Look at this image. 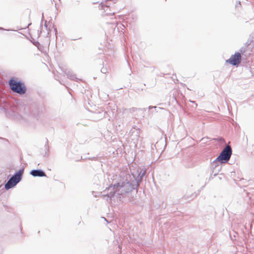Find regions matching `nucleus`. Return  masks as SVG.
Here are the masks:
<instances>
[{
  "instance_id": "29",
  "label": "nucleus",
  "mask_w": 254,
  "mask_h": 254,
  "mask_svg": "<svg viewBox=\"0 0 254 254\" xmlns=\"http://www.w3.org/2000/svg\"><path fill=\"white\" fill-rule=\"evenodd\" d=\"M97 2H98V1L97 2H94L93 3H97Z\"/></svg>"
},
{
  "instance_id": "15",
  "label": "nucleus",
  "mask_w": 254,
  "mask_h": 254,
  "mask_svg": "<svg viewBox=\"0 0 254 254\" xmlns=\"http://www.w3.org/2000/svg\"><path fill=\"white\" fill-rule=\"evenodd\" d=\"M149 110H151L152 109H154L156 111V112H158V110H165L164 108H161V107H157L156 106H149L148 107Z\"/></svg>"
},
{
  "instance_id": "20",
  "label": "nucleus",
  "mask_w": 254,
  "mask_h": 254,
  "mask_svg": "<svg viewBox=\"0 0 254 254\" xmlns=\"http://www.w3.org/2000/svg\"><path fill=\"white\" fill-rule=\"evenodd\" d=\"M249 192H247L246 193V195H247V198L249 200H250L251 198V197L250 196H249ZM248 203H249V201H248Z\"/></svg>"
},
{
  "instance_id": "7",
  "label": "nucleus",
  "mask_w": 254,
  "mask_h": 254,
  "mask_svg": "<svg viewBox=\"0 0 254 254\" xmlns=\"http://www.w3.org/2000/svg\"><path fill=\"white\" fill-rule=\"evenodd\" d=\"M19 182V179H18L15 176L13 175L5 183L4 188L5 190H8L15 186Z\"/></svg>"
},
{
  "instance_id": "13",
  "label": "nucleus",
  "mask_w": 254,
  "mask_h": 254,
  "mask_svg": "<svg viewBox=\"0 0 254 254\" xmlns=\"http://www.w3.org/2000/svg\"><path fill=\"white\" fill-rule=\"evenodd\" d=\"M146 108H137L135 107H132L130 109H129L128 110L130 112H134L135 111H146Z\"/></svg>"
},
{
  "instance_id": "10",
  "label": "nucleus",
  "mask_w": 254,
  "mask_h": 254,
  "mask_svg": "<svg viewBox=\"0 0 254 254\" xmlns=\"http://www.w3.org/2000/svg\"><path fill=\"white\" fill-rule=\"evenodd\" d=\"M64 74L67 76V77L70 80L78 82L79 79L77 77V75L74 73L71 70H65L64 71Z\"/></svg>"
},
{
  "instance_id": "4",
  "label": "nucleus",
  "mask_w": 254,
  "mask_h": 254,
  "mask_svg": "<svg viewBox=\"0 0 254 254\" xmlns=\"http://www.w3.org/2000/svg\"><path fill=\"white\" fill-rule=\"evenodd\" d=\"M232 153L230 146L227 145L221 152L217 157V161H220L221 163H227L231 156Z\"/></svg>"
},
{
  "instance_id": "24",
  "label": "nucleus",
  "mask_w": 254,
  "mask_h": 254,
  "mask_svg": "<svg viewBox=\"0 0 254 254\" xmlns=\"http://www.w3.org/2000/svg\"><path fill=\"white\" fill-rule=\"evenodd\" d=\"M0 30H6V29H5L1 27H0Z\"/></svg>"
},
{
  "instance_id": "5",
  "label": "nucleus",
  "mask_w": 254,
  "mask_h": 254,
  "mask_svg": "<svg viewBox=\"0 0 254 254\" xmlns=\"http://www.w3.org/2000/svg\"><path fill=\"white\" fill-rule=\"evenodd\" d=\"M242 57L241 54L239 52H236L234 55H233L231 57L226 61L227 63L229 64L238 66L241 62Z\"/></svg>"
},
{
  "instance_id": "28",
  "label": "nucleus",
  "mask_w": 254,
  "mask_h": 254,
  "mask_svg": "<svg viewBox=\"0 0 254 254\" xmlns=\"http://www.w3.org/2000/svg\"><path fill=\"white\" fill-rule=\"evenodd\" d=\"M243 180H244V178H242L240 179V181H243Z\"/></svg>"
},
{
  "instance_id": "21",
  "label": "nucleus",
  "mask_w": 254,
  "mask_h": 254,
  "mask_svg": "<svg viewBox=\"0 0 254 254\" xmlns=\"http://www.w3.org/2000/svg\"><path fill=\"white\" fill-rule=\"evenodd\" d=\"M134 200L133 197H129L128 200L130 202Z\"/></svg>"
},
{
  "instance_id": "11",
  "label": "nucleus",
  "mask_w": 254,
  "mask_h": 254,
  "mask_svg": "<svg viewBox=\"0 0 254 254\" xmlns=\"http://www.w3.org/2000/svg\"><path fill=\"white\" fill-rule=\"evenodd\" d=\"M24 173V168H22L20 169L18 171L16 172L14 174V176H15L18 179H19V181H20L22 178V175Z\"/></svg>"
},
{
  "instance_id": "3",
  "label": "nucleus",
  "mask_w": 254,
  "mask_h": 254,
  "mask_svg": "<svg viewBox=\"0 0 254 254\" xmlns=\"http://www.w3.org/2000/svg\"><path fill=\"white\" fill-rule=\"evenodd\" d=\"M69 38L71 41H75L79 39V24L78 17L71 18L69 26Z\"/></svg>"
},
{
  "instance_id": "17",
  "label": "nucleus",
  "mask_w": 254,
  "mask_h": 254,
  "mask_svg": "<svg viewBox=\"0 0 254 254\" xmlns=\"http://www.w3.org/2000/svg\"><path fill=\"white\" fill-rule=\"evenodd\" d=\"M100 71L102 73H107L108 72L107 67L104 66L101 68Z\"/></svg>"
},
{
  "instance_id": "1",
  "label": "nucleus",
  "mask_w": 254,
  "mask_h": 254,
  "mask_svg": "<svg viewBox=\"0 0 254 254\" xmlns=\"http://www.w3.org/2000/svg\"><path fill=\"white\" fill-rule=\"evenodd\" d=\"M145 173L146 170L140 168H138L131 172V174L127 172H122L117 182L106 188L108 190L112 188L113 190L104 195V196L107 197V200L115 199L116 197L121 201L125 198L127 195L131 194L134 190L136 193Z\"/></svg>"
},
{
  "instance_id": "12",
  "label": "nucleus",
  "mask_w": 254,
  "mask_h": 254,
  "mask_svg": "<svg viewBox=\"0 0 254 254\" xmlns=\"http://www.w3.org/2000/svg\"><path fill=\"white\" fill-rule=\"evenodd\" d=\"M254 39V36H253L252 34H251L249 36V37L247 40V41L245 43V45H246V47H248L250 44L253 42Z\"/></svg>"
},
{
  "instance_id": "26",
  "label": "nucleus",
  "mask_w": 254,
  "mask_h": 254,
  "mask_svg": "<svg viewBox=\"0 0 254 254\" xmlns=\"http://www.w3.org/2000/svg\"><path fill=\"white\" fill-rule=\"evenodd\" d=\"M238 4L241 5V2L239 1L238 3Z\"/></svg>"
},
{
  "instance_id": "23",
  "label": "nucleus",
  "mask_w": 254,
  "mask_h": 254,
  "mask_svg": "<svg viewBox=\"0 0 254 254\" xmlns=\"http://www.w3.org/2000/svg\"><path fill=\"white\" fill-rule=\"evenodd\" d=\"M54 31H55V34L56 35V34H57V28H55L54 29Z\"/></svg>"
},
{
  "instance_id": "19",
  "label": "nucleus",
  "mask_w": 254,
  "mask_h": 254,
  "mask_svg": "<svg viewBox=\"0 0 254 254\" xmlns=\"http://www.w3.org/2000/svg\"><path fill=\"white\" fill-rule=\"evenodd\" d=\"M31 42L36 46L39 49V46L40 45V43L38 41H35L34 40H31Z\"/></svg>"
},
{
  "instance_id": "18",
  "label": "nucleus",
  "mask_w": 254,
  "mask_h": 254,
  "mask_svg": "<svg viewBox=\"0 0 254 254\" xmlns=\"http://www.w3.org/2000/svg\"><path fill=\"white\" fill-rule=\"evenodd\" d=\"M44 26L46 28V30L48 31V32H47L48 35L47 36H48L50 34V29H48V23H47V20L45 21Z\"/></svg>"
},
{
  "instance_id": "8",
  "label": "nucleus",
  "mask_w": 254,
  "mask_h": 254,
  "mask_svg": "<svg viewBox=\"0 0 254 254\" xmlns=\"http://www.w3.org/2000/svg\"><path fill=\"white\" fill-rule=\"evenodd\" d=\"M30 174L34 177H47L45 172L41 169L32 170L30 172Z\"/></svg>"
},
{
  "instance_id": "9",
  "label": "nucleus",
  "mask_w": 254,
  "mask_h": 254,
  "mask_svg": "<svg viewBox=\"0 0 254 254\" xmlns=\"http://www.w3.org/2000/svg\"><path fill=\"white\" fill-rule=\"evenodd\" d=\"M89 113L91 114L90 119L93 120H100L105 116V113L103 112H91L89 111Z\"/></svg>"
},
{
  "instance_id": "27",
  "label": "nucleus",
  "mask_w": 254,
  "mask_h": 254,
  "mask_svg": "<svg viewBox=\"0 0 254 254\" xmlns=\"http://www.w3.org/2000/svg\"><path fill=\"white\" fill-rule=\"evenodd\" d=\"M238 4L241 5V2L239 1L238 3Z\"/></svg>"
},
{
  "instance_id": "2",
  "label": "nucleus",
  "mask_w": 254,
  "mask_h": 254,
  "mask_svg": "<svg viewBox=\"0 0 254 254\" xmlns=\"http://www.w3.org/2000/svg\"><path fill=\"white\" fill-rule=\"evenodd\" d=\"M10 89L14 92L23 94L26 92V87L24 83L21 81L11 78L8 81Z\"/></svg>"
},
{
  "instance_id": "16",
  "label": "nucleus",
  "mask_w": 254,
  "mask_h": 254,
  "mask_svg": "<svg viewBox=\"0 0 254 254\" xmlns=\"http://www.w3.org/2000/svg\"><path fill=\"white\" fill-rule=\"evenodd\" d=\"M247 47H246V45H245V46L242 47L240 49L239 53L241 54V55H243L245 53V52L247 51Z\"/></svg>"
},
{
  "instance_id": "14",
  "label": "nucleus",
  "mask_w": 254,
  "mask_h": 254,
  "mask_svg": "<svg viewBox=\"0 0 254 254\" xmlns=\"http://www.w3.org/2000/svg\"><path fill=\"white\" fill-rule=\"evenodd\" d=\"M99 8L101 9H103L105 11L107 10V9L109 8V6L105 4L103 2H101L99 5Z\"/></svg>"
},
{
  "instance_id": "30",
  "label": "nucleus",
  "mask_w": 254,
  "mask_h": 254,
  "mask_svg": "<svg viewBox=\"0 0 254 254\" xmlns=\"http://www.w3.org/2000/svg\"><path fill=\"white\" fill-rule=\"evenodd\" d=\"M109 0H106L105 1L106 2L107 1H108Z\"/></svg>"
},
{
  "instance_id": "22",
  "label": "nucleus",
  "mask_w": 254,
  "mask_h": 254,
  "mask_svg": "<svg viewBox=\"0 0 254 254\" xmlns=\"http://www.w3.org/2000/svg\"><path fill=\"white\" fill-rule=\"evenodd\" d=\"M190 102L192 103H194L195 104V107H194V108H196L197 106V104L195 103V101H190Z\"/></svg>"
},
{
  "instance_id": "25",
  "label": "nucleus",
  "mask_w": 254,
  "mask_h": 254,
  "mask_svg": "<svg viewBox=\"0 0 254 254\" xmlns=\"http://www.w3.org/2000/svg\"><path fill=\"white\" fill-rule=\"evenodd\" d=\"M44 19V14L43 13H42V21Z\"/></svg>"
},
{
  "instance_id": "6",
  "label": "nucleus",
  "mask_w": 254,
  "mask_h": 254,
  "mask_svg": "<svg viewBox=\"0 0 254 254\" xmlns=\"http://www.w3.org/2000/svg\"><path fill=\"white\" fill-rule=\"evenodd\" d=\"M223 163H220V161H217V158L211 163L210 169L212 174H213V176H216L218 172L221 169V166L220 165Z\"/></svg>"
}]
</instances>
